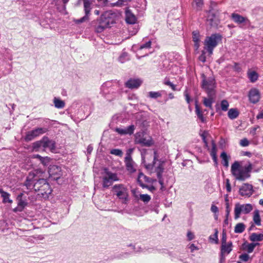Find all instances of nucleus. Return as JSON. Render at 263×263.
Wrapping results in <instances>:
<instances>
[{"instance_id": "obj_1", "label": "nucleus", "mask_w": 263, "mask_h": 263, "mask_svg": "<svg viewBox=\"0 0 263 263\" xmlns=\"http://www.w3.org/2000/svg\"><path fill=\"white\" fill-rule=\"evenodd\" d=\"M252 169V165L251 163L240 166L238 162L235 161L231 166V173L236 180L245 181L250 177V173Z\"/></svg>"}, {"instance_id": "obj_2", "label": "nucleus", "mask_w": 263, "mask_h": 263, "mask_svg": "<svg viewBox=\"0 0 263 263\" xmlns=\"http://www.w3.org/2000/svg\"><path fill=\"white\" fill-rule=\"evenodd\" d=\"M157 158L158 155L157 152L156 151H154L153 163H147L144 159H143V163L147 170H152L154 168H155V171L157 173V176L158 178V182L161 184V186L163 187L164 183L162 174L164 170L163 162L159 161Z\"/></svg>"}, {"instance_id": "obj_3", "label": "nucleus", "mask_w": 263, "mask_h": 263, "mask_svg": "<svg viewBox=\"0 0 263 263\" xmlns=\"http://www.w3.org/2000/svg\"><path fill=\"white\" fill-rule=\"evenodd\" d=\"M37 172L34 171L29 173L25 182V185L27 189L34 190L35 192H38L42 186V180L44 179H39L36 176Z\"/></svg>"}, {"instance_id": "obj_4", "label": "nucleus", "mask_w": 263, "mask_h": 263, "mask_svg": "<svg viewBox=\"0 0 263 263\" xmlns=\"http://www.w3.org/2000/svg\"><path fill=\"white\" fill-rule=\"evenodd\" d=\"M222 36L219 33H214L206 36L204 42V49L209 54H212L214 49L221 42Z\"/></svg>"}, {"instance_id": "obj_5", "label": "nucleus", "mask_w": 263, "mask_h": 263, "mask_svg": "<svg viewBox=\"0 0 263 263\" xmlns=\"http://www.w3.org/2000/svg\"><path fill=\"white\" fill-rule=\"evenodd\" d=\"M253 210V206L251 204H240L237 203L234 208V218L237 219L240 217L241 213L248 214Z\"/></svg>"}, {"instance_id": "obj_6", "label": "nucleus", "mask_w": 263, "mask_h": 263, "mask_svg": "<svg viewBox=\"0 0 263 263\" xmlns=\"http://www.w3.org/2000/svg\"><path fill=\"white\" fill-rule=\"evenodd\" d=\"M202 87L205 90L207 93H215V81L212 77L206 78L204 74H202Z\"/></svg>"}, {"instance_id": "obj_7", "label": "nucleus", "mask_w": 263, "mask_h": 263, "mask_svg": "<svg viewBox=\"0 0 263 263\" xmlns=\"http://www.w3.org/2000/svg\"><path fill=\"white\" fill-rule=\"evenodd\" d=\"M113 190L116 193L117 197L123 200V202L126 203L128 199L127 189L123 184H116L113 187Z\"/></svg>"}, {"instance_id": "obj_8", "label": "nucleus", "mask_w": 263, "mask_h": 263, "mask_svg": "<svg viewBox=\"0 0 263 263\" xmlns=\"http://www.w3.org/2000/svg\"><path fill=\"white\" fill-rule=\"evenodd\" d=\"M118 180L117 175L115 173L110 172H106L105 175L102 177V185L104 188L110 186L114 181Z\"/></svg>"}, {"instance_id": "obj_9", "label": "nucleus", "mask_w": 263, "mask_h": 263, "mask_svg": "<svg viewBox=\"0 0 263 263\" xmlns=\"http://www.w3.org/2000/svg\"><path fill=\"white\" fill-rule=\"evenodd\" d=\"M47 129L45 128H37L31 131H29L26 133L25 140L26 141H30L35 138L36 137L45 133Z\"/></svg>"}, {"instance_id": "obj_10", "label": "nucleus", "mask_w": 263, "mask_h": 263, "mask_svg": "<svg viewBox=\"0 0 263 263\" xmlns=\"http://www.w3.org/2000/svg\"><path fill=\"white\" fill-rule=\"evenodd\" d=\"M135 143L142 146H150L153 144L152 138L149 137L146 139L144 137L143 133H137L135 135Z\"/></svg>"}, {"instance_id": "obj_11", "label": "nucleus", "mask_w": 263, "mask_h": 263, "mask_svg": "<svg viewBox=\"0 0 263 263\" xmlns=\"http://www.w3.org/2000/svg\"><path fill=\"white\" fill-rule=\"evenodd\" d=\"M48 173L49 177L54 180H58L62 175L61 168L60 166L54 165L50 166Z\"/></svg>"}, {"instance_id": "obj_12", "label": "nucleus", "mask_w": 263, "mask_h": 263, "mask_svg": "<svg viewBox=\"0 0 263 263\" xmlns=\"http://www.w3.org/2000/svg\"><path fill=\"white\" fill-rule=\"evenodd\" d=\"M98 21L101 24L105 27V28L111 27V25L114 24V20L110 16V13L106 12L101 15Z\"/></svg>"}, {"instance_id": "obj_13", "label": "nucleus", "mask_w": 263, "mask_h": 263, "mask_svg": "<svg viewBox=\"0 0 263 263\" xmlns=\"http://www.w3.org/2000/svg\"><path fill=\"white\" fill-rule=\"evenodd\" d=\"M232 250V242H229L228 244L221 246L220 263H222L225 261L226 256L229 254Z\"/></svg>"}, {"instance_id": "obj_14", "label": "nucleus", "mask_w": 263, "mask_h": 263, "mask_svg": "<svg viewBox=\"0 0 263 263\" xmlns=\"http://www.w3.org/2000/svg\"><path fill=\"white\" fill-rule=\"evenodd\" d=\"M42 186L39 190V194H41L44 198L48 197V195L51 193L52 190L49 183L46 179L42 180Z\"/></svg>"}, {"instance_id": "obj_15", "label": "nucleus", "mask_w": 263, "mask_h": 263, "mask_svg": "<svg viewBox=\"0 0 263 263\" xmlns=\"http://www.w3.org/2000/svg\"><path fill=\"white\" fill-rule=\"evenodd\" d=\"M239 194L242 196H251L253 193V186L248 183H244L239 189Z\"/></svg>"}, {"instance_id": "obj_16", "label": "nucleus", "mask_w": 263, "mask_h": 263, "mask_svg": "<svg viewBox=\"0 0 263 263\" xmlns=\"http://www.w3.org/2000/svg\"><path fill=\"white\" fill-rule=\"evenodd\" d=\"M125 163L127 170L130 173H134L136 171V164L133 160L131 155L127 153L125 157Z\"/></svg>"}, {"instance_id": "obj_17", "label": "nucleus", "mask_w": 263, "mask_h": 263, "mask_svg": "<svg viewBox=\"0 0 263 263\" xmlns=\"http://www.w3.org/2000/svg\"><path fill=\"white\" fill-rule=\"evenodd\" d=\"M137 180L139 185L143 189L148 188V185L146 183L151 182V179L144 175L142 173L139 174Z\"/></svg>"}, {"instance_id": "obj_18", "label": "nucleus", "mask_w": 263, "mask_h": 263, "mask_svg": "<svg viewBox=\"0 0 263 263\" xmlns=\"http://www.w3.org/2000/svg\"><path fill=\"white\" fill-rule=\"evenodd\" d=\"M250 101L252 103H256L259 101L260 95L258 90L256 88H252L249 93Z\"/></svg>"}, {"instance_id": "obj_19", "label": "nucleus", "mask_w": 263, "mask_h": 263, "mask_svg": "<svg viewBox=\"0 0 263 263\" xmlns=\"http://www.w3.org/2000/svg\"><path fill=\"white\" fill-rule=\"evenodd\" d=\"M207 94L208 97H204L203 98V103L205 106L210 108L211 109H212V104L214 102L215 93H211V92H210L209 93Z\"/></svg>"}, {"instance_id": "obj_20", "label": "nucleus", "mask_w": 263, "mask_h": 263, "mask_svg": "<svg viewBox=\"0 0 263 263\" xmlns=\"http://www.w3.org/2000/svg\"><path fill=\"white\" fill-rule=\"evenodd\" d=\"M135 129V126L134 125H131L128 127L124 128H116L115 129V131L120 135H132L133 134Z\"/></svg>"}, {"instance_id": "obj_21", "label": "nucleus", "mask_w": 263, "mask_h": 263, "mask_svg": "<svg viewBox=\"0 0 263 263\" xmlns=\"http://www.w3.org/2000/svg\"><path fill=\"white\" fill-rule=\"evenodd\" d=\"M42 147L44 148H49L51 151L55 149V143L53 141L50 140L47 137L42 139Z\"/></svg>"}, {"instance_id": "obj_22", "label": "nucleus", "mask_w": 263, "mask_h": 263, "mask_svg": "<svg viewBox=\"0 0 263 263\" xmlns=\"http://www.w3.org/2000/svg\"><path fill=\"white\" fill-rule=\"evenodd\" d=\"M142 83V81L139 79H130L125 83L126 86L129 88H137Z\"/></svg>"}, {"instance_id": "obj_23", "label": "nucleus", "mask_w": 263, "mask_h": 263, "mask_svg": "<svg viewBox=\"0 0 263 263\" xmlns=\"http://www.w3.org/2000/svg\"><path fill=\"white\" fill-rule=\"evenodd\" d=\"M125 20L127 23L130 24H135L137 21L135 15L128 9L125 11Z\"/></svg>"}, {"instance_id": "obj_24", "label": "nucleus", "mask_w": 263, "mask_h": 263, "mask_svg": "<svg viewBox=\"0 0 263 263\" xmlns=\"http://www.w3.org/2000/svg\"><path fill=\"white\" fill-rule=\"evenodd\" d=\"M231 18L235 23L238 24H242L247 20V18L235 13H233L231 14Z\"/></svg>"}, {"instance_id": "obj_25", "label": "nucleus", "mask_w": 263, "mask_h": 263, "mask_svg": "<svg viewBox=\"0 0 263 263\" xmlns=\"http://www.w3.org/2000/svg\"><path fill=\"white\" fill-rule=\"evenodd\" d=\"M193 41L194 42V47L196 50H198L200 46V34L198 31H194L192 33Z\"/></svg>"}, {"instance_id": "obj_26", "label": "nucleus", "mask_w": 263, "mask_h": 263, "mask_svg": "<svg viewBox=\"0 0 263 263\" xmlns=\"http://www.w3.org/2000/svg\"><path fill=\"white\" fill-rule=\"evenodd\" d=\"M195 112L198 118L200 120L201 122L204 123L205 119L203 115L202 111L200 110L199 106L198 105L197 101L195 103Z\"/></svg>"}, {"instance_id": "obj_27", "label": "nucleus", "mask_w": 263, "mask_h": 263, "mask_svg": "<svg viewBox=\"0 0 263 263\" xmlns=\"http://www.w3.org/2000/svg\"><path fill=\"white\" fill-rule=\"evenodd\" d=\"M250 240L252 241H260L263 240V234L253 233L250 236Z\"/></svg>"}, {"instance_id": "obj_28", "label": "nucleus", "mask_w": 263, "mask_h": 263, "mask_svg": "<svg viewBox=\"0 0 263 263\" xmlns=\"http://www.w3.org/2000/svg\"><path fill=\"white\" fill-rule=\"evenodd\" d=\"M26 205L27 202L23 200L22 199H20L18 200L17 206L13 210V211L15 212H22Z\"/></svg>"}, {"instance_id": "obj_29", "label": "nucleus", "mask_w": 263, "mask_h": 263, "mask_svg": "<svg viewBox=\"0 0 263 263\" xmlns=\"http://www.w3.org/2000/svg\"><path fill=\"white\" fill-rule=\"evenodd\" d=\"M0 193L1 194V196L3 198V201L4 203L8 202L11 203L12 202V200L9 199L10 194L8 193L5 192L3 189H0Z\"/></svg>"}, {"instance_id": "obj_30", "label": "nucleus", "mask_w": 263, "mask_h": 263, "mask_svg": "<svg viewBox=\"0 0 263 263\" xmlns=\"http://www.w3.org/2000/svg\"><path fill=\"white\" fill-rule=\"evenodd\" d=\"M239 115V111L236 108H231L228 112V116L230 119H236Z\"/></svg>"}, {"instance_id": "obj_31", "label": "nucleus", "mask_w": 263, "mask_h": 263, "mask_svg": "<svg viewBox=\"0 0 263 263\" xmlns=\"http://www.w3.org/2000/svg\"><path fill=\"white\" fill-rule=\"evenodd\" d=\"M248 77L250 81L252 83H254L257 80L258 78V74L256 72L254 71H248Z\"/></svg>"}, {"instance_id": "obj_32", "label": "nucleus", "mask_w": 263, "mask_h": 263, "mask_svg": "<svg viewBox=\"0 0 263 263\" xmlns=\"http://www.w3.org/2000/svg\"><path fill=\"white\" fill-rule=\"evenodd\" d=\"M54 106L57 108H63L65 106V102L57 98H54L53 100Z\"/></svg>"}, {"instance_id": "obj_33", "label": "nucleus", "mask_w": 263, "mask_h": 263, "mask_svg": "<svg viewBox=\"0 0 263 263\" xmlns=\"http://www.w3.org/2000/svg\"><path fill=\"white\" fill-rule=\"evenodd\" d=\"M245 225L243 223H238L235 227L234 232L236 233H241L245 230Z\"/></svg>"}, {"instance_id": "obj_34", "label": "nucleus", "mask_w": 263, "mask_h": 263, "mask_svg": "<svg viewBox=\"0 0 263 263\" xmlns=\"http://www.w3.org/2000/svg\"><path fill=\"white\" fill-rule=\"evenodd\" d=\"M220 157L222 159V163L223 165L226 167L229 166V158L226 152H223L221 155Z\"/></svg>"}, {"instance_id": "obj_35", "label": "nucleus", "mask_w": 263, "mask_h": 263, "mask_svg": "<svg viewBox=\"0 0 263 263\" xmlns=\"http://www.w3.org/2000/svg\"><path fill=\"white\" fill-rule=\"evenodd\" d=\"M258 245V243H251L243 246V249L246 250L248 253H251L253 251L255 247Z\"/></svg>"}, {"instance_id": "obj_36", "label": "nucleus", "mask_w": 263, "mask_h": 263, "mask_svg": "<svg viewBox=\"0 0 263 263\" xmlns=\"http://www.w3.org/2000/svg\"><path fill=\"white\" fill-rule=\"evenodd\" d=\"M253 221L254 223L257 226H260L261 219L258 211H255L254 213Z\"/></svg>"}, {"instance_id": "obj_37", "label": "nucleus", "mask_w": 263, "mask_h": 263, "mask_svg": "<svg viewBox=\"0 0 263 263\" xmlns=\"http://www.w3.org/2000/svg\"><path fill=\"white\" fill-rule=\"evenodd\" d=\"M215 233L214 235H211L209 237V239L211 242H214L215 243L217 244L218 243V231L217 229H215Z\"/></svg>"}, {"instance_id": "obj_38", "label": "nucleus", "mask_w": 263, "mask_h": 263, "mask_svg": "<svg viewBox=\"0 0 263 263\" xmlns=\"http://www.w3.org/2000/svg\"><path fill=\"white\" fill-rule=\"evenodd\" d=\"M224 201L226 202V212L227 213V216L229 217L231 210L230 208L229 199L228 194L224 195Z\"/></svg>"}, {"instance_id": "obj_39", "label": "nucleus", "mask_w": 263, "mask_h": 263, "mask_svg": "<svg viewBox=\"0 0 263 263\" xmlns=\"http://www.w3.org/2000/svg\"><path fill=\"white\" fill-rule=\"evenodd\" d=\"M105 27L100 23V22L98 20L95 26V31L97 32L100 33L104 31L105 29Z\"/></svg>"}, {"instance_id": "obj_40", "label": "nucleus", "mask_w": 263, "mask_h": 263, "mask_svg": "<svg viewBox=\"0 0 263 263\" xmlns=\"http://www.w3.org/2000/svg\"><path fill=\"white\" fill-rule=\"evenodd\" d=\"M229 106V103L226 100H223L220 103V107L222 111H226L228 110Z\"/></svg>"}, {"instance_id": "obj_41", "label": "nucleus", "mask_w": 263, "mask_h": 263, "mask_svg": "<svg viewBox=\"0 0 263 263\" xmlns=\"http://www.w3.org/2000/svg\"><path fill=\"white\" fill-rule=\"evenodd\" d=\"M140 199L144 203H147L151 200V197L148 194H140Z\"/></svg>"}, {"instance_id": "obj_42", "label": "nucleus", "mask_w": 263, "mask_h": 263, "mask_svg": "<svg viewBox=\"0 0 263 263\" xmlns=\"http://www.w3.org/2000/svg\"><path fill=\"white\" fill-rule=\"evenodd\" d=\"M127 60H128V57L126 52L122 53L119 58V61L121 63H123Z\"/></svg>"}, {"instance_id": "obj_43", "label": "nucleus", "mask_w": 263, "mask_h": 263, "mask_svg": "<svg viewBox=\"0 0 263 263\" xmlns=\"http://www.w3.org/2000/svg\"><path fill=\"white\" fill-rule=\"evenodd\" d=\"M161 93L160 92L150 91L148 92V96L151 98L156 99L161 96Z\"/></svg>"}, {"instance_id": "obj_44", "label": "nucleus", "mask_w": 263, "mask_h": 263, "mask_svg": "<svg viewBox=\"0 0 263 263\" xmlns=\"http://www.w3.org/2000/svg\"><path fill=\"white\" fill-rule=\"evenodd\" d=\"M110 153L111 154L119 157H121L123 155L122 151L119 149H112L110 151Z\"/></svg>"}, {"instance_id": "obj_45", "label": "nucleus", "mask_w": 263, "mask_h": 263, "mask_svg": "<svg viewBox=\"0 0 263 263\" xmlns=\"http://www.w3.org/2000/svg\"><path fill=\"white\" fill-rule=\"evenodd\" d=\"M210 155L211 156L217 155L216 145L213 140L212 141V148L210 151Z\"/></svg>"}, {"instance_id": "obj_46", "label": "nucleus", "mask_w": 263, "mask_h": 263, "mask_svg": "<svg viewBox=\"0 0 263 263\" xmlns=\"http://www.w3.org/2000/svg\"><path fill=\"white\" fill-rule=\"evenodd\" d=\"M42 139L40 141H36L33 143V148L37 151V149L41 147H42Z\"/></svg>"}, {"instance_id": "obj_47", "label": "nucleus", "mask_w": 263, "mask_h": 263, "mask_svg": "<svg viewBox=\"0 0 263 263\" xmlns=\"http://www.w3.org/2000/svg\"><path fill=\"white\" fill-rule=\"evenodd\" d=\"M151 41H149L148 42L143 44L140 46V49H142L144 48H149L151 47Z\"/></svg>"}, {"instance_id": "obj_48", "label": "nucleus", "mask_w": 263, "mask_h": 263, "mask_svg": "<svg viewBox=\"0 0 263 263\" xmlns=\"http://www.w3.org/2000/svg\"><path fill=\"white\" fill-rule=\"evenodd\" d=\"M249 144V141L246 138H244L240 140V145L242 146H247Z\"/></svg>"}, {"instance_id": "obj_49", "label": "nucleus", "mask_w": 263, "mask_h": 263, "mask_svg": "<svg viewBox=\"0 0 263 263\" xmlns=\"http://www.w3.org/2000/svg\"><path fill=\"white\" fill-rule=\"evenodd\" d=\"M164 83L166 85H168L169 86H170L171 87V88L175 91L176 90V85H175L174 84H173L172 82H171L169 80H167V81H165Z\"/></svg>"}, {"instance_id": "obj_50", "label": "nucleus", "mask_w": 263, "mask_h": 263, "mask_svg": "<svg viewBox=\"0 0 263 263\" xmlns=\"http://www.w3.org/2000/svg\"><path fill=\"white\" fill-rule=\"evenodd\" d=\"M132 0H118L115 4V5L118 6H121L124 5V3H127L130 2Z\"/></svg>"}, {"instance_id": "obj_51", "label": "nucleus", "mask_w": 263, "mask_h": 263, "mask_svg": "<svg viewBox=\"0 0 263 263\" xmlns=\"http://www.w3.org/2000/svg\"><path fill=\"white\" fill-rule=\"evenodd\" d=\"M228 244L227 243V235L226 232L224 231L222 232V238H221V245H224Z\"/></svg>"}, {"instance_id": "obj_52", "label": "nucleus", "mask_w": 263, "mask_h": 263, "mask_svg": "<svg viewBox=\"0 0 263 263\" xmlns=\"http://www.w3.org/2000/svg\"><path fill=\"white\" fill-rule=\"evenodd\" d=\"M239 258L243 261H247L249 258L248 254L245 253L240 255Z\"/></svg>"}, {"instance_id": "obj_53", "label": "nucleus", "mask_w": 263, "mask_h": 263, "mask_svg": "<svg viewBox=\"0 0 263 263\" xmlns=\"http://www.w3.org/2000/svg\"><path fill=\"white\" fill-rule=\"evenodd\" d=\"M226 190L228 192L230 193L231 191V184H230V180L229 179H226Z\"/></svg>"}, {"instance_id": "obj_54", "label": "nucleus", "mask_w": 263, "mask_h": 263, "mask_svg": "<svg viewBox=\"0 0 263 263\" xmlns=\"http://www.w3.org/2000/svg\"><path fill=\"white\" fill-rule=\"evenodd\" d=\"M195 3L196 4V7L199 9L202 7L203 4V0H195Z\"/></svg>"}, {"instance_id": "obj_55", "label": "nucleus", "mask_w": 263, "mask_h": 263, "mask_svg": "<svg viewBox=\"0 0 263 263\" xmlns=\"http://www.w3.org/2000/svg\"><path fill=\"white\" fill-rule=\"evenodd\" d=\"M184 96L185 97V100L187 102V103L188 104H190V102L191 101V99H190V96H189V94L187 92V90H185L184 92Z\"/></svg>"}, {"instance_id": "obj_56", "label": "nucleus", "mask_w": 263, "mask_h": 263, "mask_svg": "<svg viewBox=\"0 0 263 263\" xmlns=\"http://www.w3.org/2000/svg\"><path fill=\"white\" fill-rule=\"evenodd\" d=\"M211 210L213 213L215 214L217 213L218 212V208L214 204L212 205Z\"/></svg>"}, {"instance_id": "obj_57", "label": "nucleus", "mask_w": 263, "mask_h": 263, "mask_svg": "<svg viewBox=\"0 0 263 263\" xmlns=\"http://www.w3.org/2000/svg\"><path fill=\"white\" fill-rule=\"evenodd\" d=\"M187 237L189 240H191L194 238V235L191 231H189L187 233Z\"/></svg>"}, {"instance_id": "obj_58", "label": "nucleus", "mask_w": 263, "mask_h": 263, "mask_svg": "<svg viewBox=\"0 0 263 263\" xmlns=\"http://www.w3.org/2000/svg\"><path fill=\"white\" fill-rule=\"evenodd\" d=\"M69 0H54V1L57 2V3H60L61 1H62L64 4L63 8L64 9H65L66 8V4L69 1Z\"/></svg>"}, {"instance_id": "obj_59", "label": "nucleus", "mask_w": 263, "mask_h": 263, "mask_svg": "<svg viewBox=\"0 0 263 263\" xmlns=\"http://www.w3.org/2000/svg\"><path fill=\"white\" fill-rule=\"evenodd\" d=\"M189 248L191 249V252H193L195 250H198V248L195 246V245L193 243H192L190 247Z\"/></svg>"}, {"instance_id": "obj_60", "label": "nucleus", "mask_w": 263, "mask_h": 263, "mask_svg": "<svg viewBox=\"0 0 263 263\" xmlns=\"http://www.w3.org/2000/svg\"><path fill=\"white\" fill-rule=\"evenodd\" d=\"M257 119H263V109L256 116Z\"/></svg>"}, {"instance_id": "obj_61", "label": "nucleus", "mask_w": 263, "mask_h": 263, "mask_svg": "<svg viewBox=\"0 0 263 263\" xmlns=\"http://www.w3.org/2000/svg\"><path fill=\"white\" fill-rule=\"evenodd\" d=\"M213 17H214V15H212L211 18L210 17V16H209L207 18V22L209 23V24L211 26H213Z\"/></svg>"}, {"instance_id": "obj_62", "label": "nucleus", "mask_w": 263, "mask_h": 263, "mask_svg": "<svg viewBox=\"0 0 263 263\" xmlns=\"http://www.w3.org/2000/svg\"><path fill=\"white\" fill-rule=\"evenodd\" d=\"M201 137L202 138L203 142L204 143L205 146L206 147H208V142H207V141L206 140V138H205V136L204 135V133H203V134H202L201 135Z\"/></svg>"}, {"instance_id": "obj_63", "label": "nucleus", "mask_w": 263, "mask_h": 263, "mask_svg": "<svg viewBox=\"0 0 263 263\" xmlns=\"http://www.w3.org/2000/svg\"><path fill=\"white\" fill-rule=\"evenodd\" d=\"M93 148L91 145H88L87 148V154H90L92 151Z\"/></svg>"}, {"instance_id": "obj_64", "label": "nucleus", "mask_w": 263, "mask_h": 263, "mask_svg": "<svg viewBox=\"0 0 263 263\" xmlns=\"http://www.w3.org/2000/svg\"><path fill=\"white\" fill-rule=\"evenodd\" d=\"M234 68L237 71H239L240 70V68L239 67L238 64L236 63H234Z\"/></svg>"}]
</instances>
